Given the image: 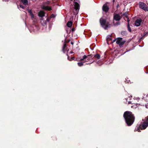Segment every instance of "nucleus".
<instances>
[{
    "label": "nucleus",
    "instance_id": "obj_7",
    "mask_svg": "<svg viewBox=\"0 0 148 148\" xmlns=\"http://www.w3.org/2000/svg\"><path fill=\"white\" fill-rule=\"evenodd\" d=\"M121 17L118 14H114V20L116 21H120Z\"/></svg>",
    "mask_w": 148,
    "mask_h": 148
},
{
    "label": "nucleus",
    "instance_id": "obj_20",
    "mask_svg": "<svg viewBox=\"0 0 148 148\" xmlns=\"http://www.w3.org/2000/svg\"><path fill=\"white\" fill-rule=\"evenodd\" d=\"M113 23L114 25V26L118 25L120 24V22H116L115 23L114 22V21H113Z\"/></svg>",
    "mask_w": 148,
    "mask_h": 148
},
{
    "label": "nucleus",
    "instance_id": "obj_6",
    "mask_svg": "<svg viewBox=\"0 0 148 148\" xmlns=\"http://www.w3.org/2000/svg\"><path fill=\"white\" fill-rule=\"evenodd\" d=\"M28 12L29 14L31 16V19L34 22H36L37 21V19L36 16L34 15L31 10L29 9H27Z\"/></svg>",
    "mask_w": 148,
    "mask_h": 148
},
{
    "label": "nucleus",
    "instance_id": "obj_13",
    "mask_svg": "<svg viewBox=\"0 0 148 148\" xmlns=\"http://www.w3.org/2000/svg\"><path fill=\"white\" fill-rule=\"evenodd\" d=\"M39 16L42 17L45 16V12L43 11H40L38 13Z\"/></svg>",
    "mask_w": 148,
    "mask_h": 148
},
{
    "label": "nucleus",
    "instance_id": "obj_37",
    "mask_svg": "<svg viewBox=\"0 0 148 148\" xmlns=\"http://www.w3.org/2000/svg\"><path fill=\"white\" fill-rule=\"evenodd\" d=\"M109 36H108V37H107V38H108Z\"/></svg>",
    "mask_w": 148,
    "mask_h": 148
},
{
    "label": "nucleus",
    "instance_id": "obj_18",
    "mask_svg": "<svg viewBox=\"0 0 148 148\" xmlns=\"http://www.w3.org/2000/svg\"><path fill=\"white\" fill-rule=\"evenodd\" d=\"M21 2H22L23 4L26 5L27 4L28 1L27 0H20Z\"/></svg>",
    "mask_w": 148,
    "mask_h": 148
},
{
    "label": "nucleus",
    "instance_id": "obj_4",
    "mask_svg": "<svg viewBox=\"0 0 148 148\" xmlns=\"http://www.w3.org/2000/svg\"><path fill=\"white\" fill-rule=\"evenodd\" d=\"M74 9L75 10V11L74 12V14H77L79 12V3L77 2H76L75 1H74Z\"/></svg>",
    "mask_w": 148,
    "mask_h": 148
},
{
    "label": "nucleus",
    "instance_id": "obj_19",
    "mask_svg": "<svg viewBox=\"0 0 148 148\" xmlns=\"http://www.w3.org/2000/svg\"><path fill=\"white\" fill-rule=\"evenodd\" d=\"M129 21H130L129 20H128L127 21L128 22V25H127V28H128V30L130 32L131 31V28H130V25H129Z\"/></svg>",
    "mask_w": 148,
    "mask_h": 148
},
{
    "label": "nucleus",
    "instance_id": "obj_10",
    "mask_svg": "<svg viewBox=\"0 0 148 148\" xmlns=\"http://www.w3.org/2000/svg\"><path fill=\"white\" fill-rule=\"evenodd\" d=\"M102 9L103 11L106 12L108 11L109 8L107 5L106 4L103 6Z\"/></svg>",
    "mask_w": 148,
    "mask_h": 148
},
{
    "label": "nucleus",
    "instance_id": "obj_12",
    "mask_svg": "<svg viewBox=\"0 0 148 148\" xmlns=\"http://www.w3.org/2000/svg\"><path fill=\"white\" fill-rule=\"evenodd\" d=\"M42 8L43 9L49 11L51 10V8L50 7H49L48 6H46L43 5L42 6Z\"/></svg>",
    "mask_w": 148,
    "mask_h": 148
},
{
    "label": "nucleus",
    "instance_id": "obj_9",
    "mask_svg": "<svg viewBox=\"0 0 148 148\" xmlns=\"http://www.w3.org/2000/svg\"><path fill=\"white\" fill-rule=\"evenodd\" d=\"M142 22V20L140 18H139L136 20L135 23V25L138 27L140 25Z\"/></svg>",
    "mask_w": 148,
    "mask_h": 148
},
{
    "label": "nucleus",
    "instance_id": "obj_14",
    "mask_svg": "<svg viewBox=\"0 0 148 148\" xmlns=\"http://www.w3.org/2000/svg\"><path fill=\"white\" fill-rule=\"evenodd\" d=\"M87 56L86 55H84L82 58L80 60V62H83V63H84L86 62H87V61L86 60H85V59H86L87 58Z\"/></svg>",
    "mask_w": 148,
    "mask_h": 148
},
{
    "label": "nucleus",
    "instance_id": "obj_23",
    "mask_svg": "<svg viewBox=\"0 0 148 148\" xmlns=\"http://www.w3.org/2000/svg\"><path fill=\"white\" fill-rule=\"evenodd\" d=\"M94 57L98 59H99L100 57V56L98 54H97L95 55Z\"/></svg>",
    "mask_w": 148,
    "mask_h": 148
},
{
    "label": "nucleus",
    "instance_id": "obj_28",
    "mask_svg": "<svg viewBox=\"0 0 148 148\" xmlns=\"http://www.w3.org/2000/svg\"><path fill=\"white\" fill-rule=\"evenodd\" d=\"M132 98V96L130 95V96L129 97V100H131Z\"/></svg>",
    "mask_w": 148,
    "mask_h": 148
},
{
    "label": "nucleus",
    "instance_id": "obj_11",
    "mask_svg": "<svg viewBox=\"0 0 148 148\" xmlns=\"http://www.w3.org/2000/svg\"><path fill=\"white\" fill-rule=\"evenodd\" d=\"M142 99L146 102L148 101V94H144Z\"/></svg>",
    "mask_w": 148,
    "mask_h": 148
},
{
    "label": "nucleus",
    "instance_id": "obj_15",
    "mask_svg": "<svg viewBox=\"0 0 148 148\" xmlns=\"http://www.w3.org/2000/svg\"><path fill=\"white\" fill-rule=\"evenodd\" d=\"M40 22L43 25H45L47 23L46 21H44L43 19H40Z\"/></svg>",
    "mask_w": 148,
    "mask_h": 148
},
{
    "label": "nucleus",
    "instance_id": "obj_1",
    "mask_svg": "<svg viewBox=\"0 0 148 148\" xmlns=\"http://www.w3.org/2000/svg\"><path fill=\"white\" fill-rule=\"evenodd\" d=\"M123 117L128 125L130 126L133 123L134 121V118L131 112H125L123 114Z\"/></svg>",
    "mask_w": 148,
    "mask_h": 148
},
{
    "label": "nucleus",
    "instance_id": "obj_16",
    "mask_svg": "<svg viewBox=\"0 0 148 148\" xmlns=\"http://www.w3.org/2000/svg\"><path fill=\"white\" fill-rule=\"evenodd\" d=\"M56 16V15H54L53 14H52L50 16V18H47L46 19V20L47 21L49 22V21L50 19L51 18H55Z\"/></svg>",
    "mask_w": 148,
    "mask_h": 148
},
{
    "label": "nucleus",
    "instance_id": "obj_31",
    "mask_svg": "<svg viewBox=\"0 0 148 148\" xmlns=\"http://www.w3.org/2000/svg\"><path fill=\"white\" fill-rule=\"evenodd\" d=\"M128 104H130V103H131V102L130 101H129L128 102Z\"/></svg>",
    "mask_w": 148,
    "mask_h": 148
},
{
    "label": "nucleus",
    "instance_id": "obj_26",
    "mask_svg": "<svg viewBox=\"0 0 148 148\" xmlns=\"http://www.w3.org/2000/svg\"><path fill=\"white\" fill-rule=\"evenodd\" d=\"M19 7H20V8H21L22 9H24V6L23 5H19Z\"/></svg>",
    "mask_w": 148,
    "mask_h": 148
},
{
    "label": "nucleus",
    "instance_id": "obj_22",
    "mask_svg": "<svg viewBox=\"0 0 148 148\" xmlns=\"http://www.w3.org/2000/svg\"><path fill=\"white\" fill-rule=\"evenodd\" d=\"M66 46V44H64L62 50L64 53L65 52V48Z\"/></svg>",
    "mask_w": 148,
    "mask_h": 148
},
{
    "label": "nucleus",
    "instance_id": "obj_21",
    "mask_svg": "<svg viewBox=\"0 0 148 148\" xmlns=\"http://www.w3.org/2000/svg\"><path fill=\"white\" fill-rule=\"evenodd\" d=\"M138 104H134V105L132 106L131 107L132 108H136L138 107Z\"/></svg>",
    "mask_w": 148,
    "mask_h": 148
},
{
    "label": "nucleus",
    "instance_id": "obj_25",
    "mask_svg": "<svg viewBox=\"0 0 148 148\" xmlns=\"http://www.w3.org/2000/svg\"><path fill=\"white\" fill-rule=\"evenodd\" d=\"M122 15L125 16H126V17H127V12H125V13H123V14H122Z\"/></svg>",
    "mask_w": 148,
    "mask_h": 148
},
{
    "label": "nucleus",
    "instance_id": "obj_24",
    "mask_svg": "<svg viewBox=\"0 0 148 148\" xmlns=\"http://www.w3.org/2000/svg\"><path fill=\"white\" fill-rule=\"evenodd\" d=\"M77 64L79 66H81L83 65V62H78Z\"/></svg>",
    "mask_w": 148,
    "mask_h": 148
},
{
    "label": "nucleus",
    "instance_id": "obj_36",
    "mask_svg": "<svg viewBox=\"0 0 148 148\" xmlns=\"http://www.w3.org/2000/svg\"><path fill=\"white\" fill-rule=\"evenodd\" d=\"M47 4H49V2L48 1L47 2Z\"/></svg>",
    "mask_w": 148,
    "mask_h": 148
},
{
    "label": "nucleus",
    "instance_id": "obj_3",
    "mask_svg": "<svg viewBox=\"0 0 148 148\" xmlns=\"http://www.w3.org/2000/svg\"><path fill=\"white\" fill-rule=\"evenodd\" d=\"M100 21L102 27L105 29L110 27L111 25L108 22H106L105 19L101 18Z\"/></svg>",
    "mask_w": 148,
    "mask_h": 148
},
{
    "label": "nucleus",
    "instance_id": "obj_5",
    "mask_svg": "<svg viewBox=\"0 0 148 148\" xmlns=\"http://www.w3.org/2000/svg\"><path fill=\"white\" fill-rule=\"evenodd\" d=\"M139 6L140 8L143 10H144L148 11V8L147 7L146 4L144 3L140 2L139 3Z\"/></svg>",
    "mask_w": 148,
    "mask_h": 148
},
{
    "label": "nucleus",
    "instance_id": "obj_2",
    "mask_svg": "<svg viewBox=\"0 0 148 148\" xmlns=\"http://www.w3.org/2000/svg\"><path fill=\"white\" fill-rule=\"evenodd\" d=\"M141 123L142 124L139 126V127L135 129V131L140 132V129L144 130L148 126V116L142 120Z\"/></svg>",
    "mask_w": 148,
    "mask_h": 148
},
{
    "label": "nucleus",
    "instance_id": "obj_30",
    "mask_svg": "<svg viewBox=\"0 0 148 148\" xmlns=\"http://www.w3.org/2000/svg\"><path fill=\"white\" fill-rule=\"evenodd\" d=\"M140 99L138 97H136V98H134V99L137 100V99Z\"/></svg>",
    "mask_w": 148,
    "mask_h": 148
},
{
    "label": "nucleus",
    "instance_id": "obj_29",
    "mask_svg": "<svg viewBox=\"0 0 148 148\" xmlns=\"http://www.w3.org/2000/svg\"><path fill=\"white\" fill-rule=\"evenodd\" d=\"M128 99V98H126L125 99V100H126L124 102H125V103H127V100Z\"/></svg>",
    "mask_w": 148,
    "mask_h": 148
},
{
    "label": "nucleus",
    "instance_id": "obj_17",
    "mask_svg": "<svg viewBox=\"0 0 148 148\" xmlns=\"http://www.w3.org/2000/svg\"><path fill=\"white\" fill-rule=\"evenodd\" d=\"M72 25V23L71 21H68L66 25L69 27H71Z\"/></svg>",
    "mask_w": 148,
    "mask_h": 148
},
{
    "label": "nucleus",
    "instance_id": "obj_8",
    "mask_svg": "<svg viewBox=\"0 0 148 148\" xmlns=\"http://www.w3.org/2000/svg\"><path fill=\"white\" fill-rule=\"evenodd\" d=\"M116 43L119 45H122L124 43V42L123 41L122 38H118L116 39Z\"/></svg>",
    "mask_w": 148,
    "mask_h": 148
},
{
    "label": "nucleus",
    "instance_id": "obj_27",
    "mask_svg": "<svg viewBox=\"0 0 148 148\" xmlns=\"http://www.w3.org/2000/svg\"><path fill=\"white\" fill-rule=\"evenodd\" d=\"M126 33L125 32H121V34H126Z\"/></svg>",
    "mask_w": 148,
    "mask_h": 148
},
{
    "label": "nucleus",
    "instance_id": "obj_35",
    "mask_svg": "<svg viewBox=\"0 0 148 148\" xmlns=\"http://www.w3.org/2000/svg\"><path fill=\"white\" fill-rule=\"evenodd\" d=\"M74 30V28H72V31H73Z\"/></svg>",
    "mask_w": 148,
    "mask_h": 148
},
{
    "label": "nucleus",
    "instance_id": "obj_33",
    "mask_svg": "<svg viewBox=\"0 0 148 148\" xmlns=\"http://www.w3.org/2000/svg\"><path fill=\"white\" fill-rule=\"evenodd\" d=\"M71 44L72 45H73V44H74V43H73V42H71Z\"/></svg>",
    "mask_w": 148,
    "mask_h": 148
},
{
    "label": "nucleus",
    "instance_id": "obj_32",
    "mask_svg": "<svg viewBox=\"0 0 148 148\" xmlns=\"http://www.w3.org/2000/svg\"><path fill=\"white\" fill-rule=\"evenodd\" d=\"M68 59L69 60H71V59H72L73 58H71V59H69V57H68Z\"/></svg>",
    "mask_w": 148,
    "mask_h": 148
},
{
    "label": "nucleus",
    "instance_id": "obj_34",
    "mask_svg": "<svg viewBox=\"0 0 148 148\" xmlns=\"http://www.w3.org/2000/svg\"><path fill=\"white\" fill-rule=\"evenodd\" d=\"M116 41V39H114L113 40V42H114L115 41Z\"/></svg>",
    "mask_w": 148,
    "mask_h": 148
},
{
    "label": "nucleus",
    "instance_id": "obj_38",
    "mask_svg": "<svg viewBox=\"0 0 148 148\" xmlns=\"http://www.w3.org/2000/svg\"><path fill=\"white\" fill-rule=\"evenodd\" d=\"M71 0V1H72V0Z\"/></svg>",
    "mask_w": 148,
    "mask_h": 148
}]
</instances>
